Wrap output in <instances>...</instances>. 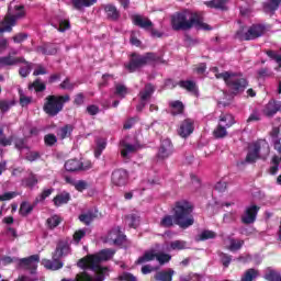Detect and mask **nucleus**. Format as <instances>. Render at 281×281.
<instances>
[{"mask_svg": "<svg viewBox=\"0 0 281 281\" xmlns=\"http://www.w3.org/2000/svg\"><path fill=\"white\" fill-rule=\"evenodd\" d=\"M113 256H115V250L111 248L103 249L97 255H90L79 260L77 263V267L83 269L82 272H79L75 279H63L61 281H104L103 276H99L93 279V276L89 273V271H91L92 273H98L99 271H102L100 262H106V260H111Z\"/></svg>", "mask_w": 281, "mask_h": 281, "instance_id": "1", "label": "nucleus"}, {"mask_svg": "<svg viewBox=\"0 0 281 281\" xmlns=\"http://www.w3.org/2000/svg\"><path fill=\"white\" fill-rule=\"evenodd\" d=\"M60 223H63V218H60V216L58 215H53L47 220V225L49 229H56V227H58Z\"/></svg>", "mask_w": 281, "mask_h": 281, "instance_id": "45", "label": "nucleus"}, {"mask_svg": "<svg viewBox=\"0 0 281 281\" xmlns=\"http://www.w3.org/2000/svg\"><path fill=\"white\" fill-rule=\"evenodd\" d=\"M124 240H126V236L122 234L120 227L112 228L106 236L103 237V243H106L108 245H116L117 247L123 245Z\"/></svg>", "mask_w": 281, "mask_h": 281, "instance_id": "13", "label": "nucleus"}, {"mask_svg": "<svg viewBox=\"0 0 281 281\" xmlns=\"http://www.w3.org/2000/svg\"><path fill=\"white\" fill-rule=\"evenodd\" d=\"M260 276V271L256 268L247 269L240 277V281H254L258 279Z\"/></svg>", "mask_w": 281, "mask_h": 281, "instance_id": "26", "label": "nucleus"}, {"mask_svg": "<svg viewBox=\"0 0 281 281\" xmlns=\"http://www.w3.org/2000/svg\"><path fill=\"white\" fill-rule=\"evenodd\" d=\"M192 210H194V206L188 200L177 201L173 207V216L165 215L160 221V227H172L176 223L182 229H188V227L194 225Z\"/></svg>", "mask_w": 281, "mask_h": 281, "instance_id": "2", "label": "nucleus"}, {"mask_svg": "<svg viewBox=\"0 0 281 281\" xmlns=\"http://www.w3.org/2000/svg\"><path fill=\"white\" fill-rule=\"evenodd\" d=\"M89 187V184L87 183V181L85 180H77L75 182V189L78 191V192H85V190H87V188Z\"/></svg>", "mask_w": 281, "mask_h": 281, "instance_id": "53", "label": "nucleus"}, {"mask_svg": "<svg viewBox=\"0 0 281 281\" xmlns=\"http://www.w3.org/2000/svg\"><path fill=\"white\" fill-rule=\"evenodd\" d=\"M25 38H27V34L20 33L13 37V41H14V43H23V41H25Z\"/></svg>", "mask_w": 281, "mask_h": 281, "instance_id": "64", "label": "nucleus"}, {"mask_svg": "<svg viewBox=\"0 0 281 281\" xmlns=\"http://www.w3.org/2000/svg\"><path fill=\"white\" fill-rule=\"evenodd\" d=\"M234 115L223 114L220 117L218 125L213 132L214 137H216V139H223V137H227V128H232V126H234Z\"/></svg>", "mask_w": 281, "mask_h": 281, "instance_id": "10", "label": "nucleus"}, {"mask_svg": "<svg viewBox=\"0 0 281 281\" xmlns=\"http://www.w3.org/2000/svg\"><path fill=\"white\" fill-rule=\"evenodd\" d=\"M34 210V205L30 204L29 202H22L20 205V214L21 216H27L29 214H32V211Z\"/></svg>", "mask_w": 281, "mask_h": 281, "instance_id": "41", "label": "nucleus"}, {"mask_svg": "<svg viewBox=\"0 0 281 281\" xmlns=\"http://www.w3.org/2000/svg\"><path fill=\"white\" fill-rule=\"evenodd\" d=\"M60 89H64L66 91H74L76 88V83H72L69 78H66L60 85Z\"/></svg>", "mask_w": 281, "mask_h": 281, "instance_id": "51", "label": "nucleus"}, {"mask_svg": "<svg viewBox=\"0 0 281 281\" xmlns=\"http://www.w3.org/2000/svg\"><path fill=\"white\" fill-rule=\"evenodd\" d=\"M54 192V188L44 189L41 194L35 199V205L38 203H43L45 199H48V196H52Z\"/></svg>", "mask_w": 281, "mask_h": 281, "instance_id": "40", "label": "nucleus"}, {"mask_svg": "<svg viewBox=\"0 0 281 281\" xmlns=\"http://www.w3.org/2000/svg\"><path fill=\"white\" fill-rule=\"evenodd\" d=\"M32 103L31 97H25L24 94H20V104L21 106H27V104Z\"/></svg>", "mask_w": 281, "mask_h": 281, "instance_id": "62", "label": "nucleus"}, {"mask_svg": "<svg viewBox=\"0 0 281 281\" xmlns=\"http://www.w3.org/2000/svg\"><path fill=\"white\" fill-rule=\"evenodd\" d=\"M58 26L55 25L56 30H58V32H67V30H69L70 24H69V20H65V19H58Z\"/></svg>", "mask_w": 281, "mask_h": 281, "instance_id": "49", "label": "nucleus"}, {"mask_svg": "<svg viewBox=\"0 0 281 281\" xmlns=\"http://www.w3.org/2000/svg\"><path fill=\"white\" fill-rule=\"evenodd\" d=\"M179 86L182 89H186L187 91H189L190 93H194L196 95V93H199V89L196 88V83L192 80H182L179 82Z\"/></svg>", "mask_w": 281, "mask_h": 281, "instance_id": "30", "label": "nucleus"}, {"mask_svg": "<svg viewBox=\"0 0 281 281\" xmlns=\"http://www.w3.org/2000/svg\"><path fill=\"white\" fill-rule=\"evenodd\" d=\"M172 276H175V270L168 269L159 271L155 274V280L157 281H172Z\"/></svg>", "mask_w": 281, "mask_h": 281, "instance_id": "28", "label": "nucleus"}, {"mask_svg": "<svg viewBox=\"0 0 281 281\" xmlns=\"http://www.w3.org/2000/svg\"><path fill=\"white\" fill-rule=\"evenodd\" d=\"M69 100H70L69 94L48 95V97H46V102L44 104V111H45V113H47V115H50V117H55V115H58V113H60V111H63L65 103L69 102Z\"/></svg>", "mask_w": 281, "mask_h": 281, "instance_id": "7", "label": "nucleus"}, {"mask_svg": "<svg viewBox=\"0 0 281 281\" xmlns=\"http://www.w3.org/2000/svg\"><path fill=\"white\" fill-rule=\"evenodd\" d=\"M266 280L268 281H281L280 272L273 270L272 268H268L265 274Z\"/></svg>", "mask_w": 281, "mask_h": 281, "instance_id": "37", "label": "nucleus"}, {"mask_svg": "<svg viewBox=\"0 0 281 281\" xmlns=\"http://www.w3.org/2000/svg\"><path fill=\"white\" fill-rule=\"evenodd\" d=\"M171 109V115H181L183 113V102L181 101H171L169 102Z\"/></svg>", "mask_w": 281, "mask_h": 281, "instance_id": "35", "label": "nucleus"}, {"mask_svg": "<svg viewBox=\"0 0 281 281\" xmlns=\"http://www.w3.org/2000/svg\"><path fill=\"white\" fill-rule=\"evenodd\" d=\"M41 155L37 151H31L26 155L27 161H36Z\"/></svg>", "mask_w": 281, "mask_h": 281, "instance_id": "63", "label": "nucleus"}, {"mask_svg": "<svg viewBox=\"0 0 281 281\" xmlns=\"http://www.w3.org/2000/svg\"><path fill=\"white\" fill-rule=\"evenodd\" d=\"M94 3H98V0H72V5L76 8V10L91 8V5H94Z\"/></svg>", "mask_w": 281, "mask_h": 281, "instance_id": "33", "label": "nucleus"}, {"mask_svg": "<svg viewBox=\"0 0 281 281\" xmlns=\"http://www.w3.org/2000/svg\"><path fill=\"white\" fill-rule=\"evenodd\" d=\"M15 148H18V150L27 148V140L25 138L15 139Z\"/></svg>", "mask_w": 281, "mask_h": 281, "instance_id": "59", "label": "nucleus"}, {"mask_svg": "<svg viewBox=\"0 0 281 281\" xmlns=\"http://www.w3.org/2000/svg\"><path fill=\"white\" fill-rule=\"evenodd\" d=\"M127 93H128V89L126 88V86L122 83H117L115 86V95H117L119 98H126Z\"/></svg>", "mask_w": 281, "mask_h": 281, "instance_id": "48", "label": "nucleus"}, {"mask_svg": "<svg viewBox=\"0 0 281 281\" xmlns=\"http://www.w3.org/2000/svg\"><path fill=\"white\" fill-rule=\"evenodd\" d=\"M38 262H41V256L32 255L26 258L19 259V267L23 269H30L31 276H21L16 279V281H38V277L36 276V269H38Z\"/></svg>", "mask_w": 281, "mask_h": 281, "instance_id": "8", "label": "nucleus"}, {"mask_svg": "<svg viewBox=\"0 0 281 281\" xmlns=\"http://www.w3.org/2000/svg\"><path fill=\"white\" fill-rule=\"evenodd\" d=\"M258 207L257 205H251L246 209L245 214L241 216V223L245 225H251L252 223H256V216H258Z\"/></svg>", "mask_w": 281, "mask_h": 281, "instance_id": "20", "label": "nucleus"}, {"mask_svg": "<svg viewBox=\"0 0 281 281\" xmlns=\"http://www.w3.org/2000/svg\"><path fill=\"white\" fill-rule=\"evenodd\" d=\"M93 218H95V214L91 211L79 215V221L85 225H91V223H93Z\"/></svg>", "mask_w": 281, "mask_h": 281, "instance_id": "38", "label": "nucleus"}, {"mask_svg": "<svg viewBox=\"0 0 281 281\" xmlns=\"http://www.w3.org/2000/svg\"><path fill=\"white\" fill-rule=\"evenodd\" d=\"M229 243H231L228 247L229 251H238V249H241L243 245H245V240H241V239L231 238Z\"/></svg>", "mask_w": 281, "mask_h": 281, "instance_id": "47", "label": "nucleus"}, {"mask_svg": "<svg viewBox=\"0 0 281 281\" xmlns=\"http://www.w3.org/2000/svg\"><path fill=\"white\" fill-rule=\"evenodd\" d=\"M44 142H45L46 146H54V144H56V142H58V138L54 134H47L44 137Z\"/></svg>", "mask_w": 281, "mask_h": 281, "instance_id": "55", "label": "nucleus"}, {"mask_svg": "<svg viewBox=\"0 0 281 281\" xmlns=\"http://www.w3.org/2000/svg\"><path fill=\"white\" fill-rule=\"evenodd\" d=\"M74 132V125H65L63 127H60L58 131H57V135L60 139H66V137H70L71 136V133Z\"/></svg>", "mask_w": 281, "mask_h": 281, "instance_id": "34", "label": "nucleus"}, {"mask_svg": "<svg viewBox=\"0 0 281 281\" xmlns=\"http://www.w3.org/2000/svg\"><path fill=\"white\" fill-rule=\"evenodd\" d=\"M180 281H201V276L190 273L189 276H181Z\"/></svg>", "mask_w": 281, "mask_h": 281, "instance_id": "57", "label": "nucleus"}, {"mask_svg": "<svg viewBox=\"0 0 281 281\" xmlns=\"http://www.w3.org/2000/svg\"><path fill=\"white\" fill-rule=\"evenodd\" d=\"M267 56H269V58H272V60H276V63H278L279 67H281V55L280 54H278L273 50H268Z\"/></svg>", "mask_w": 281, "mask_h": 281, "instance_id": "58", "label": "nucleus"}, {"mask_svg": "<svg viewBox=\"0 0 281 281\" xmlns=\"http://www.w3.org/2000/svg\"><path fill=\"white\" fill-rule=\"evenodd\" d=\"M111 181L116 188H124L128 183V171L116 169L112 172Z\"/></svg>", "mask_w": 281, "mask_h": 281, "instance_id": "16", "label": "nucleus"}, {"mask_svg": "<svg viewBox=\"0 0 281 281\" xmlns=\"http://www.w3.org/2000/svg\"><path fill=\"white\" fill-rule=\"evenodd\" d=\"M171 27L176 32H186L192 30V27H195L196 30H212L210 25L201 21L199 15L188 10L177 12L171 16Z\"/></svg>", "mask_w": 281, "mask_h": 281, "instance_id": "3", "label": "nucleus"}, {"mask_svg": "<svg viewBox=\"0 0 281 281\" xmlns=\"http://www.w3.org/2000/svg\"><path fill=\"white\" fill-rule=\"evenodd\" d=\"M69 251V244H67V241H59L53 252L52 259H42L43 267L49 271H58V269H63L64 263L60 259L63 256H68Z\"/></svg>", "mask_w": 281, "mask_h": 281, "instance_id": "5", "label": "nucleus"}, {"mask_svg": "<svg viewBox=\"0 0 281 281\" xmlns=\"http://www.w3.org/2000/svg\"><path fill=\"white\" fill-rule=\"evenodd\" d=\"M281 0H269L263 3L265 12H269L270 14H274L276 10L280 8Z\"/></svg>", "mask_w": 281, "mask_h": 281, "instance_id": "32", "label": "nucleus"}, {"mask_svg": "<svg viewBox=\"0 0 281 281\" xmlns=\"http://www.w3.org/2000/svg\"><path fill=\"white\" fill-rule=\"evenodd\" d=\"M279 166H280V157L274 156L272 158V166L270 167V175H276V172H278Z\"/></svg>", "mask_w": 281, "mask_h": 281, "instance_id": "54", "label": "nucleus"}, {"mask_svg": "<svg viewBox=\"0 0 281 281\" xmlns=\"http://www.w3.org/2000/svg\"><path fill=\"white\" fill-rule=\"evenodd\" d=\"M23 186L26 188H34L36 183H38V178H36V175L31 173L27 178H24L22 180Z\"/></svg>", "mask_w": 281, "mask_h": 281, "instance_id": "42", "label": "nucleus"}, {"mask_svg": "<svg viewBox=\"0 0 281 281\" xmlns=\"http://www.w3.org/2000/svg\"><path fill=\"white\" fill-rule=\"evenodd\" d=\"M213 238H216V233L214 231H202L200 234L195 236L196 243H201L203 240H212Z\"/></svg>", "mask_w": 281, "mask_h": 281, "instance_id": "31", "label": "nucleus"}, {"mask_svg": "<svg viewBox=\"0 0 281 281\" xmlns=\"http://www.w3.org/2000/svg\"><path fill=\"white\" fill-rule=\"evenodd\" d=\"M155 93V87L148 83L145 89L139 92L140 103L136 106L137 111H142L146 106V102L150 100V95Z\"/></svg>", "mask_w": 281, "mask_h": 281, "instance_id": "19", "label": "nucleus"}, {"mask_svg": "<svg viewBox=\"0 0 281 281\" xmlns=\"http://www.w3.org/2000/svg\"><path fill=\"white\" fill-rule=\"evenodd\" d=\"M70 199H71V195L68 192L64 191V192L57 194L53 199V203H54V205H56V207H60V205H65V204L69 203Z\"/></svg>", "mask_w": 281, "mask_h": 281, "instance_id": "27", "label": "nucleus"}, {"mask_svg": "<svg viewBox=\"0 0 281 281\" xmlns=\"http://www.w3.org/2000/svg\"><path fill=\"white\" fill-rule=\"evenodd\" d=\"M22 63H24V66L20 68L19 74L22 78H27V76H30L32 72V63L25 61V59Z\"/></svg>", "mask_w": 281, "mask_h": 281, "instance_id": "46", "label": "nucleus"}, {"mask_svg": "<svg viewBox=\"0 0 281 281\" xmlns=\"http://www.w3.org/2000/svg\"><path fill=\"white\" fill-rule=\"evenodd\" d=\"M156 260L159 265H166V262H170L171 256L168 254H157L155 249H150L145 251V254L137 259V265H144V262H150L151 260Z\"/></svg>", "mask_w": 281, "mask_h": 281, "instance_id": "11", "label": "nucleus"}, {"mask_svg": "<svg viewBox=\"0 0 281 281\" xmlns=\"http://www.w3.org/2000/svg\"><path fill=\"white\" fill-rule=\"evenodd\" d=\"M126 224L134 229L139 225V212L135 211L126 216Z\"/></svg>", "mask_w": 281, "mask_h": 281, "instance_id": "29", "label": "nucleus"}, {"mask_svg": "<svg viewBox=\"0 0 281 281\" xmlns=\"http://www.w3.org/2000/svg\"><path fill=\"white\" fill-rule=\"evenodd\" d=\"M121 155L124 159H128L131 155H135L139 150V144L128 142V138H125L120 142Z\"/></svg>", "mask_w": 281, "mask_h": 281, "instance_id": "15", "label": "nucleus"}, {"mask_svg": "<svg viewBox=\"0 0 281 281\" xmlns=\"http://www.w3.org/2000/svg\"><path fill=\"white\" fill-rule=\"evenodd\" d=\"M278 111H281V101H276L271 99L263 108V114L267 117H273Z\"/></svg>", "mask_w": 281, "mask_h": 281, "instance_id": "22", "label": "nucleus"}, {"mask_svg": "<svg viewBox=\"0 0 281 281\" xmlns=\"http://www.w3.org/2000/svg\"><path fill=\"white\" fill-rule=\"evenodd\" d=\"M29 89H35V91L41 92L45 91L46 86L41 81V79H36L33 83L29 86Z\"/></svg>", "mask_w": 281, "mask_h": 281, "instance_id": "50", "label": "nucleus"}, {"mask_svg": "<svg viewBox=\"0 0 281 281\" xmlns=\"http://www.w3.org/2000/svg\"><path fill=\"white\" fill-rule=\"evenodd\" d=\"M105 12L112 21H117L120 19V11H117V9L112 4L105 5Z\"/></svg>", "mask_w": 281, "mask_h": 281, "instance_id": "36", "label": "nucleus"}, {"mask_svg": "<svg viewBox=\"0 0 281 281\" xmlns=\"http://www.w3.org/2000/svg\"><path fill=\"white\" fill-rule=\"evenodd\" d=\"M271 138H272V143L280 142V128L279 127H273L271 133Z\"/></svg>", "mask_w": 281, "mask_h": 281, "instance_id": "61", "label": "nucleus"}, {"mask_svg": "<svg viewBox=\"0 0 281 281\" xmlns=\"http://www.w3.org/2000/svg\"><path fill=\"white\" fill-rule=\"evenodd\" d=\"M265 30H267L265 27V25L254 24L244 34H241L240 32H237V36H238V38H240V41H254L256 38H260V36H262V34H265Z\"/></svg>", "mask_w": 281, "mask_h": 281, "instance_id": "12", "label": "nucleus"}, {"mask_svg": "<svg viewBox=\"0 0 281 281\" xmlns=\"http://www.w3.org/2000/svg\"><path fill=\"white\" fill-rule=\"evenodd\" d=\"M148 63H164L160 56H158L155 53H147L145 56L139 55H132V59L127 65H125V68L130 74H133V71H137L139 67H143V65H146Z\"/></svg>", "mask_w": 281, "mask_h": 281, "instance_id": "9", "label": "nucleus"}, {"mask_svg": "<svg viewBox=\"0 0 281 281\" xmlns=\"http://www.w3.org/2000/svg\"><path fill=\"white\" fill-rule=\"evenodd\" d=\"M86 236H87V228H81L74 234V241L76 243V245H78V243H80V240H82V238Z\"/></svg>", "mask_w": 281, "mask_h": 281, "instance_id": "52", "label": "nucleus"}, {"mask_svg": "<svg viewBox=\"0 0 281 281\" xmlns=\"http://www.w3.org/2000/svg\"><path fill=\"white\" fill-rule=\"evenodd\" d=\"M211 71L215 75V78H222V80L226 82L228 89H231L232 93L235 95L237 93H243V91L247 89V79H245V77H243L240 74H232L227 71L218 74L217 67L211 68Z\"/></svg>", "mask_w": 281, "mask_h": 281, "instance_id": "4", "label": "nucleus"}, {"mask_svg": "<svg viewBox=\"0 0 281 281\" xmlns=\"http://www.w3.org/2000/svg\"><path fill=\"white\" fill-rule=\"evenodd\" d=\"M172 155V142L166 138L161 142V146L158 150V158L159 159H168L169 156Z\"/></svg>", "mask_w": 281, "mask_h": 281, "instance_id": "23", "label": "nucleus"}, {"mask_svg": "<svg viewBox=\"0 0 281 281\" xmlns=\"http://www.w3.org/2000/svg\"><path fill=\"white\" fill-rule=\"evenodd\" d=\"M207 5L217 10H227V0H212L207 2Z\"/></svg>", "mask_w": 281, "mask_h": 281, "instance_id": "39", "label": "nucleus"}, {"mask_svg": "<svg viewBox=\"0 0 281 281\" xmlns=\"http://www.w3.org/2000/svg\"><path fill=\"white\" fill-rule=\"evenodd\" d=\"M23 16H25L24 5H15L14 9H12V5H9V12L1 22L0 32H12L16 21L23 19Z\"/></svg>", "mask_w": 281, "mask_h": 281, "instance_id": "6", "label": "nucleus"}, {"mask_svg": "<svg viewBox=\"0 0 281 281\" xmlns=\"http://www.w3.org/2000/svg\"><path fill=\"white\" fill-rule=\"evenodd\" d=\"M16 196V192H5L0 195V201H12Z\"/></svg>", "mask_w": 281, "mask_h": 281, "instance_id": "60", "label": "nucleus"}, {"mask_svg": "<svg viewBox=\"0 0 281 281\" xmlns=\"http://www.w3.org/2000/svg\"><path fill=\"white\" fill-rule=\"evenodd\" d=\"M16 54V50H13L9 53V55L0 57V67H14V65H19V63H25V58L14 57Z\"/></svg>", "mask_w": 281, "mask_h": 281, "instance_id": "18", "label": "nucleus"}, {"mask_svg": "<svg viewBox=\"0 0 281 281\" xmlns=\"http://www.w3.org/2000/svg\"><path fill=\"white\" fill-rule=\"evenodd\" d=\"M106 148V140L104 138H99L97 140V147L94 149V157L98 159L100 155H102V151Z\"/></svg>", "mask_w": 281, "mask_h": 281, "instance_id": "43", "label": "nucleus"}, {"mask_svg": "<svg viewBox=\"0 0 281 281\" xmlns=\"http://www.w3.org/2000/svg\"><path fill=\"white\" fill-rule=\"evenodd\" d=\"M37 52L44 56H54L58 53V48L55 44H44L37 47Z\"/></svg>", "mask_w": 281, "mask_h": 281, "instance_id": "25", "label": "nucleus"}, {"mask_svg": "<svg viewBox=\"0 0 281 281\" xmlns=\"http://www.w3.org/2000/svg\"><path fill=\"white\" fill-rule=\"evenodd\" d=\"M120 281H137V277L133 276V273L131 272H123L120 277H119Z\"/></svg>", "mask_w": 281, "mask_h": 281, "instance_id": "56", "label": "nucleus"}, {"mask_svg": "<svg viewBox=\"0 0 281 281\" xmlns=\"http://www.w3.org/2000/svg\"><path fill=\"white\" fill-rule=\"evenodd\" d=\"M170 249H172L173 251H181V249H188V243L186 240L171 241Z\"/></svg>", "mask_w": 281, "mask_h": 281, "instance_id": "44", "label": "nucleus"}, {"mask_svg": "<svg viewBox=\"0 0 281 281\" xmlns=\"http://www.w3.org/2000/svg\"><path fill=\"white\" fill-rule=\"evenodd\" d=\"M65 168L68 172H78L80 170H89L91 169V162L90 161L82 162L78 159H69L66 161Z\"/></svg>", "mask_w": 281, "mask_h": 281, "instance_id": "17", "label": "nucleus"}, {"mask_svg": "<svg viewBox=\"0 0 281 281\" xmlns=\"http://www.w3.org/2000/svg\"><path fill=\"white\" fill-rule=\"evenodd\" d=\"M180 137H190L194 133V121L192 119L184 120L178 130Z\"/></svg>", "mask_w": 281, "mask_h": 281, "instance_id": "21", "label": "nucleus"}, {"mask_svg": "<svg viewBox=\"0 0 281 281\" xmlns=\"http://www.w3.org/2000/svg\"><path fill=\"white\" fill-rule=\"evenodd\" d=\"M262 146H266V148H269V145L267 143H260L256 142L248 146V153L245 159L246 164H256V160L260 158V149Z\"/></svg>", "mask_w": 281, "mask_h": 281, "instance_id": "14", "label": "nucleus"}, {"mask_svg": "<svg viewBox=\"0 0 281 281\" xmlns=\"http://www.w3.org/2000/svg\"><path fill=\"white\" fill-rule=\"evenodd\" d=\"M132 21H133L134 25H137L138 27H142L143 30H148V29L153 27V22L144 15H139V14L133 15Z\"/></svg>", "mask_w": 281, "mask_h": 281, "instance_id": "24", "label": "nucleus"}]
</instances>
